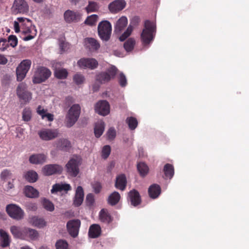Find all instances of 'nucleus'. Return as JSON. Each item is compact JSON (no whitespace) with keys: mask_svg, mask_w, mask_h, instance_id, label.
I'll use <instances>...</instances> for the list:
<instances>
[{"mask_svg":"<svg viewBox=\"0 0 249 249\" xmlns=\"http://www.w3.org/2000/svg\"><path fill=\"white\" fill-rule=\"evenodd\" d=\"M17 20L20 23L21 34L25 36L23 37L24 41L31 40L36 36V30L31 20L24 18H18Z\"/></svg>","mask_w":249,"mask_h":249,"instance_id":"f257e3e1","label":"nucleus"},{"mask_svg":"<svg viewBox=\"0 0 249 249\" xmlns=\"http://www.w3.org/2000/svg\"><path fill=\"white\" fill-rule=\"evenodd\" d=\"M156 32V25L149 20L144 23V29L141 34V39L144 44H149L154 38L153 34Z\"/></svg>","mask_w":249,"mask_h":249,"instance_id":"f03ea898","label":"nucleus"},{"mask_svg":"<svg viewBox=\"0 0 249 249\" xmlns=\"http://www.w3.org/2000/svg\"><path fill=\"white\" fill-rule=\"evenodd\" d=\"M81 112V107L78 104L72 105L68 111L66 117V125L68 127L72 126L78 120Z\"/></svg>","mask_w":249,"mask_h":249,"instance_id":"7ed1b4c3","label":"nucleus"},{"mask_svg":"<svg viewBox=\"0 0 249 249\" xmlns=\"http://www.w3.org/2000/svg\"><path fill=\"white\" fill-rule=\"evenodd\" d=\"M118 71L117 68L112 66L108 68L105 71H103L96 75V80L100 84H105L113 79Z\"/></svg>","mask_w":249,"mask_h":249,"instance_id":"20e7f679","label":"nucleus"},{"mask_svg":"<svg viewBox=\"0 0 249 249\" xmlns=\"http://www.w3.org/2000/svg\"><path fill=\"white\" fill-rule=\"evenodd\" d=\"M51 75L50 70L44 67H39L36 71L33 79V82L34 84H39L45 82Z\"/></svg>","mask_w":249,"mask_h":249,"instance_id":"39448f33","label":"nucleus"},{"mask_svg":"<svg viewBox=\"0 0 249 249\" xmlns=\"http://www.w3.org/2000/svg\"><path fill=\"white\" fill-rule=\"evenodd\" d=\"M111 25L107 21H102L98 26V32L100 37L103 40L107 41L110 38L111 34Z\"/></svg>","mask_w":249,"mask_h":249,"instance_id":"423d86ee","label":"nucleus"},{"mask_svg":"<svg viewBox=\"0 0 249 249\" xmlns=\"http://www.w3.org/2000/svg\"><path fill=\"white\" fill-rule=\"evenodd\" d=\"M32 62L29 59L23 60L16 69L17 79L18 81H21L25 77L29 71Z\"/></svg>","mask_w":249,"mask_h":249,"instance_id":"0eeeda50","label":"nucleus"},{"mask_svg":"<svg viewBox=\"0 0 249 249\" xmlns=\"http://www.w3.org/2000/svg\"><path fill=\"white\" fill-rule=\"evenodd\" d=\"M17 94L20 100L25 104L30 102L32 99V94L27 89V86L24 83H20L17 88Z\"/></svg>","mask_w":249,"mask_h":249,"instance_id":"6e6552de","label":"nucleus"},{"mask_svg":"<svg viewBox=\"0 0 249 249\" xmlns=\"http://www.w3.org/2000/svg\"><path fill=\"white\" fill-rule=\"evenodd\" d=\"M6 210L8 215L14 219L19 220L24 217V211L17 205L9 204L6 206Z\"/></svg>","mask_w":249,"mask_h":249,"instance_id":"1a4fd4ad","label":"nucleus"},{"mask_svg":"<svg viewBox=\"0 0 249 249\" xmlns=\"http://www.w3.org/2000/svg\"><path fill=\"white\" fill-rule=\"evenodd\" d=\"M12 10L15 14H27L29 12V5L25 0H15Z\"/></svg>","mask_w":249,"mask_h":249,"instance_id":"9d476101","label":"nucleus"},{"mask_svg":"<svg viewBox=\"0 0 249 249\" xmlns=\"http://www.w3.org/2000/svg\"><path fill=\"white\" fill-rule=\"evenodd\" d=\"M77 65L81 69L93 70L97 67L98 62L93 58H82L78 61Z\"/></svg>","mask_w":249,"mask_h":249,"instance_id":"9b49d317","label":"nucleus"},{"mask_svg":"<svg viewBox=\"0 0 249 249\" xmlns=\"http://www.w3.org/2000/svg\"><path fill=\"white\" fill-rule=\"evenodd\" d=\"M40 138L44 141H50L58 136V129H44L38 132Z\"/></svg>","mask_w":249,"mask_h":249,"instance_id":"f8f14e48","label":"nucleus"},{"mask_svg":"<svg viewBox=\"0 0 249 249\" xmlns=\"http://www.w3.org/2000/svg\"><path fill=\"white\" fill-rule=\"evenodd\" d=\"M81 222L78 219L69 221L67 223V228L69 234L73 237H76L79 232Z\"/></svg>","mask_w":249,"mask_h":249,"instance_id":"ddd939ff","label":"nucleus"},{"mask_svg":"<svg viewBox=\"0 0 249 249\" xmlns=\"http://www.w3.org/2000/svg\"><path fill=\"white\" fill-rule=\"evenodd\" d=\"M95 112L100 115L106 116L109 113V105L106 100H101L95 106Z\"/></svg>","mask_w":249,"mask_h":249,"instance_id":"4468645a","label":"nucleus"},{"mask_svg":"<svg viewBox=\"0 0 249 249\" xmlns=\"http://www.w3.org/2000/svg\"><path fill=\"white\" fill-rule=\"evenodd\" d=\"M64 16L66 21L70 23L79 21L81 18L82 15L78 12L68 10L65 12Z\"/></svg>","mask_w":249,"mask_h":249,"instance_id":"2eb2a0df","label":"nucleus"},{"mask_svg":"<svg viewBox=\"0 0 249 249\" xmlns=\"http://www.w3.org/2000/svg\"><path fill=\"white\" fill-rule=\"evenodd\" d=\"M124 0H115L109 4L108 8L111 12L116 13L123 10L125 6Z\"/></svg>","mask_w":249,"mask_h":249,"instance_id":"dca6fc26","label":"nucleus"},{"mask_svg":"<svg viewBox=\"0 0 249 249\" xmlns=\"http://www.w3.org/2000/svg\"><path fill=\"white\" fill-rule=\"evenodd\" d=\"M128 200L133 206L135 207L139 205L141 199L139 192L135 189L131 190L128 194Z\"/></svg>","mask_w":249,"mask_h":249,"instance_id":"f3484780","label":"nucleus"},{"mask_svg":"<svg viewBox=\"0 0 249 249\" xmlns=\"http://www.w3.org/2000/svg\"><path fill=\"white\" fill-rule=\"evenodd\" d=\"M56 148L61 151L68 152L71 149V145L70 141L66 139H60L56 142Z\"/></svg>","mask_w":249,"mask_h":249,"instance_id":"a211bd4d","label":"nucleus"},{"mask_svg":"<svg viewBox=\"0 0 249 249\" xmlns=\"http://www.w3.org/2000/svg\"><path fill=\"white\" fill-rule=\"evenodd\" d=\"M80 159L77 157L70 160L66 165L68 171H79Z\"/></svg>","mask_w":249,"mask_h":249,"instance_id":"6ab92c4d","label":"nucleus"},{"mask_svg":"<svg viewBox=\"0 0 249 249\" xmlns=\"http://www.w3.org/2000/svg\"><path fill=\"white\" fill-rule=\"evenodd\" d=\"M84 191L81 186H78L76 190L75 195L73 200V205L78 207L81 205L84 199Z\"/></svg>","mask_w":249,"mask_h":249,"instance_id":"aec40b11","label":"nucleus"},{"mask_svg":"<svg viewBox=\"0 0 249 249\" xmlns=\"http://www.w3.org/2000/svg\"><path fill=\"white\" fill-rule=\"evenodd\" d=\"M11 239L7 232L0 229V245L3 248L7 247L10 245Z\"/></svg>","mask_w":249,"mask_h":249,"instance_id":"412c9836","label":"nucleus"},{"mask_svg":"<svg viewBox=\"0 0 249 249\" xmlns=\"http://www.w3.org/2000/svg\"><path fill=\"white\" fill-rule=\"evenodd\" d=\"M85 42L86 47L91 52L97 50L100 46L98 42L93 38H86Z\"/></svg>","mask_w":249,"mask_h":249,"instance_id":"4be33fe9","label":"nucleus"},{"mask_svg":"<svg viewBox=\"0 0 249 249\" xmlns=\"http://www.w3.org/2000/svg\"><path fill=\"white\" fill-rule=\"evenodd\" d=\"M10 231L15 238L25 239V228L12 226L10 228Z\"/></svg>","mask_w":249,"mask_h":249,"instance_id":"5701e85b","label":"nucleus"},{"mask_svg":"<svg viewBox=\"0 0 249 249\" xmlns=\"http://www.w3.org/2000/svg\"><path fill=\"white\" fill-rule=\"evenodd\" d=\"M46 156L43 154H36L31 155L29 159L31 163L42 164L45 161Z\"/></svg>","mask_w":249,"mask_h":249,"instance_id":"b1692460","label":"nucleus"},{"mask_svg":"<svg viewBox=\"0 0 249 249\" xmlns=\"http://www.w3.org/2000/svg\"><path fill=\"white\" fill-rule=\"evenodd\" d=\"M70 190H71V186L69 184L56 183L53 185L51 192L52 194H54L63 191L67 192Z\"/></svg>","mask_w":249,"mask_h":249,"instance_id":"393cba45","label":"nucleus"},{"mask_svg":"<svg viewBox=\"0 0 249 249\" xmlns=\"http://www.w3.org/2000/svg\"><path fill=\"white\" fill-rule=\"evenodd\" d=\"M161 193V188L160 185L157 184L151 185L148 188V194L150 197L155 199L157 198Z\"/></svg>","mask_w":249,"mask_h":249,"instance_id":"a878e982","label":"nucleus"},{"mask_svg":"<svg viewBox=\"0 0 249 249\" xmlns=\"http://www.w3.org/2000/svg\"><path fill=\"white\" fill-rule=\"evenodd\" d=\"M101 227L98 224H94L89 227L88 232L89 237L92 238H97L101 234Z\"/></svg>","mask_w":249,"mask_h":249,"instance_id":"bb28decb","label":"nucleus"},{"mask_svg":"<svg viewBox=\"0 0 249 249\" xmlns=\"http://www.w3.org/2000/svg\"><path fill=\"white\" fill-rule=\"evenodd\" d=\"M126 178L124 174H121L116 178L115 181V187L116 188L124 191L126 186Z\"/></svg>","mask_w":249,"mask_h":249,"instance_id":"cd10ccee","label":"nucleus"},{"mask_svg":"<svg viewBox=\"0 0 249 249\" xmlns=\"http://www.w3.org/2000/svg\"><path fill=\"white\" fill-rule=\"evenodd\" d=\"M30 223L38 228H43L46 226L45 220L37 216H34L30 218Z\"/></svg>","mask_w":249,"mask_h":249,"instance_id":"c85d7f7f","label":"nucleus"},{"mask_svg":"<svg viewBox=\"0 0 249 249\" xmlns=\"http://www.w3.org/2000/svg\"><path fill=\"white\" fill-rule=\"evenodd\" d=\"M127 19L125 17H122L116 22L115 26V32L116 33H120L121 31L126 26Z\"/></svg>","mask_w":249,"mask_h":249,"instance_id":"c756f323","label":"nucleus"},{"mask_svg":"<svg viewBox=\"0 0 249 249\" xmlns=\"http://www.w3.org/2000/svg\"><path fill=\"white\" fill-rule=\"evenodd\" d=\"M24 193L26 196L30 198H36L39 196L38 191L31 186L25 187Z\"/></svg>","mask_w":249,"mask_h":249,"instance_id":"7c9ffc66","label":"nucleus"},{"mask_svg":"<svg viewBox=\"0 0 249 249\" xmlns=\"http://www.w3.org/2000/svg\"><path fill=\"white\" fill-rule=\"evenodd\" d=\"M99 219L101 221L105 223H109L112 221V218L106 209H102L99 213Z\"/></svg>","mask_w":249,"mask_h":249,"instance_id":"2f4dec72","label":"nucleus"},{"mask_svg":"<svg viewBox=\"0 0 249 249\" xmlns=\"http://www.w3.org/2000/svg\"><path fill=\"white\" fill-rule=\"evenodd\" d=\"M120 198L121 196L119 193L114 191L108 196L107 202L109 205L114 206L119 202Z\"/></svg>","mask_w":249,"mask_h":249,"instance_id":"473e14b6","label":"nucleus"},{"mask_svg":"<svg viewBox=\"0 0 249 249\" xmlns=\"http://www.w3.org/2000/svg\"><path fill=\"white\" fill-rule=\"evenodd\" d=\"M68 75L67 70L64 68H56L54 69V75L59 79H65Z\"/></svg>","mask_w":249,"mask_h":249,"instance_id":"72a5a7b5","label":"nucleus"},{"mask_svg":"<svg viewBox=\"0 0 249 249\" xmlns=\"http://www.w3.org/2000/svg\"><path fill=\"white\" fill-rule=\"evenodd\" d=\"M105 129V123L103 121H98L95 124L94 134L96 138H99L103 133Z\"/></svg>","mask_w":249,"mask_h":249,"instance_id":"f704fd0d","label":"nucleus"},{"mask_svg":"<svg viewBox=\"0 0 249 249\" xmlns=\"http://www.w3.org/2000/svg\"><path fill=\"white\" fill-rule=\"evenodd\" d=\"M27 236L32 240H35L38 237V232L35 230L25 228V238Z\"/></svg>","mask_w":249,"mask_h":249,"instance_id":"c9c22d12","label":"nucleus"},{"mask_svg":"<svg viewBox=\"0 0 249 249\" xmlns=\"http://www.w3.org/2000/svg\"><path fill=\"white\" fill-rule=\"evenodd\" d=\"M63 167L58 164H48L43 168V171H62Z\"/></svg>","mask_w":249,"mask_h":249,"instance_id":"e433bc0d","label":"nucleus"},{"mask_svg":"<svg viewBox=\"0 0 249 249\" xmlns=\"http://www.w3.org/2000/svg\"><path fill=\"white\" fill-rule=\"evenodd\" d=\"M24 177L26 180L31 183L35 182L38 179L37 172H26Z\"/></svg>","mask_w":249,"mask_h":249,"instance_id":"4c0bfd02","label":"nucleus"},{"mask_svg":"<svg viewBox=\"0 0 249 249\" xmlns=\"http://www.w3.org/2000/svg\"><path fill=\"white\" fill-rule=\"evenodd\" d=\"M135 40L133 38H128L124 43V47L127 52H131L134 49Z\"/></svg>","mask_w":249,"mask_h":249,"instance_id":"58836bf2","label":"nucleus"},{"mask_svg":"<svg viewBox=\"0 0 249 249\" xmlns=\"http://www.w3.org/2000/svg\"><path fill=\"white\" fill-rule=\"evenodd\" d=\"M126 123L131 130H134L138 125L137 120L133 117H127L126 119Z\"/></svg>","mask_w":249,"mask_h":249,"instance_id":"ea45409f","label":"nucleus"},{"mask_svg":"<svg viewBox=\"0 0 249 249\" xmlns=\"http://www.w3.org/2000/svg\"><path fill=\"white\" fill-rule=\"evenodd\" d=\"M99 7L96 2L94 1H89L88 6L85 8V9L88 13L91 12H94L98 10Z\"/></svg>","mask_w":249,"mask_h":249,"instance_id":"a19ab883","label":"nucleus"},{"mask_svg":"<svg viewBox=\"0 0 249 249\" xmlns=\"http://www.w3.org/2000/svg\"><path fill=\"white\" fill-rule=\"evenodd\" d=\"M98 16L96 15H92L89 16L85 21L86 24L93 26L95 24L98 20Z\"/></svg>","mask_w":249,"mask_h":249,"instance_id":"79ce46f5","label":"nucleus"},{"mask_svg":"<svg viewBox=\"0 0 249 249\" xmlns=\"http://www.w3.org/2000/svg\"><path fill=\"white\" fill-rule=\"evenodd\" d=\"M42 204L44 208L48 211L52 212L54 209L53 203L48 199H44Z\"/></svg>","mask_w":249,"mask_h":249,"instance_id":"37998d69","label":"nucleus"},{"mask_svg":"<svg viewBox=\"0 0 249 249\" xmlns=\"http://www.w3.org/2000/svg\"><path fill=\"white\" fill-rule=\"evenodd\" d=\"M73 81L76 85H79L84 83L85 77L82 74L77 73L73 76Z\"/></svg>","mask_w":249,"mask_h":249,"instance_id":"c03bdc74","label":"nucleus"},{"mask_svg":"<svg viewBox=\"0 0 249 249\" xmlns=\"http://www.w3.org/2000/svg\"><path fill=\"white\" fill-rule=\"evenodd\" d=\"M133 31V27L129 25L126 30L120 36L119 40L121 41H124L131 34Z\"/></svg>","mask_w":249,"mask_h":249,"instance_id":"a18cd8bd","label":"nucleus"},{"mask_svg":"<svg viewBox=\"0 0 249 249\" xmlns=\"http://www.w3.org/2000/svg\"><path fill=\"white\" fill-rule=\"evenodd\" d=\"M55 247L56 249H67L68 244L66 240L60 239L56 242Z\"/></svg>","mask_w":249,"mask_h":249,"instance_id":"49530a36","label":"nucleus"},{"mask_svg":"<svg viewBox=\"0 0 249 249\" xmlns=\"http://www.w3.org/2000/svg\"><path fill=\"white\" fill-rule=\"evenodd\" d=\"M31 111L30 108H24L22 112L23 120L26 122L29 121L31 118Z\"/></svg>","mask_w":249,"mask_h":249,"instance_id":"de8ad7c7","label":"nucleus"},{"mask_svg":"<svg viewBox=\"0 0 249 249\" xmlns=\"http://www.w3.org/2000/svg\"><path fill=\"white\" fill-rule=\"evenodd\" d=\"M111 152V147L109 145H107L103 147L102 151V157L103 159H106L109 156Z\"/></svg>","mask_w":249,"mask_h":249,"instance_id":"09e8293b","label":"nucleus"},{"mask_svg":"<svg viewBox=\"0 0 249 249\" xmlns=\"http://www.w3.org/2000/svg\"><path fill=\"white\" fill-rule=\"evenodd\" d=\"M119 83L122 87H124L127 85V79L123 72H121L119 74Z\"/></svg>","mask_w":249,"mask_h":249,"instance_id":"8fccbe9b","label":"nucleus"},{"mask_svg":"<svg viewBox=\"0 0 249 249\" xmlns=\"http://www.w3.org/2000/svg\"><path fill=\"white\" fill-rule=\"evenodd\" d=\"M7 42L11 46L15 47L18 44V38L15 36L11 35L8 37V41Z\"/></svg>","mask_w":249,"mask_h":249,"instance_id":"3c124183","label":"nucleus"},{"mask_svg":"<svg viewBox=\"0 0 249 249\" xmlns=\"http://www.w3.org/2000/svg\"><path fill=\"white\" fill-rule=\"evenodd\" d=\"M9 47V43L7 42L6 39H0V51H4L8 48Z\"/></svg>","mask_w":249,"mask_h":249,"instance_id":"603ef678","label":"nucleus"},{"mask_svg":"<svg viewBox=\"0 0 249 249\" xmlns=\"http://www.w3.org/2000/svg\"><path fill=\"white\" fill-rule=\"evenodd\" d=\"M86 201L87 205L91 206L93 205L94 202V197L92 194H88L86 198Z\"/></svg>","mask_w":249,"mask_h":249,"instance_id":"864d4df0","label":"nucleus"},{"mask_svg":"<svg viewBox=\"0 0 249 249\" xmlns=\"http://www.w3.org/2000/svg\"><path fill=\"white\" fill-rule=\"evenodd\" d=\"M138 171H148L149 168L144 162H139L137 164Z\"/></svg>","mask_w":249,"mask_h":249,"instance_id":"5fc2aeb1","label":"nucleus"},{"mask_svg":"<svg viewBox=\"0 0 249 249\" xmlns=\"http://www.w3.org/2000/svg\"><path fill=\"white\" fill-rule=\"evenodd\" d=\"M107 136L108 139H113L116 136V131L114 128H110L107 132Z\"/></svg>","mask_w":249,"mask_h":249,"instance_id":"6e6d98bb","label":"nucleus"},{"mask_svg":"<svg viewBox=\"0 0 249 249\" xmlns=\"http://www.w3.org/2000/svg\"><path fill=\"white\" fill-rule=\"evenodd\" d=\"M92 188L94 192L96 194H98L100 192L102 186L99 182H96L92 184Z\"/></svg>","mask_w":249,"mask_h":249,"instance_id":"4d7b16f0","label":"nucleus"},{"mask_svg":"<svg viewBox=\"0 0 249 249\" xmlns=\"http://www.w3.org/2000/svg\"><path fill=\"white\" fill-rule=\"evenodd\" d=\"M162 177L164 179H171L174 174V172H162Z\"/></svg>","mask_w":249,"mask_h":249,"instance_id":"13d9d810","label":"nucleus"},{"mask_svg":"<svg viewBox=\"0 0 249 249\" xmlns=\"http://www.w3.org/2000/svg\"><path fill=\"white\" fill-rule=\"evenodd\" d=\"M37 112L38 114H39L42 119H44L45 118V115L47 113H46V110L42 108L41 106H39L37 107Z\"/></svg>","mask_w":249,"mask_h":249,"instance_id":"bf43d9fd","label":"nucleus"},{"mask_svg":"<svg viewBox=\"0 0 249 249\" xmlns=\"http://www.w3.org/2000/svg\"><path fill=\"white\" fill-rule=\"evenodd\" d=\"M27 209L32 211H35L37 210V207L35 203H29L27 205Z\"/></svg>","mask_w":249,"mask_h":249,"instance_id":"052dcab7","label":"nucleus"},{"mask_svg":"<svg viewBox=\"0 0 249 249\" xmlns=\"http://www.w3.org/2000/svg\"><path fill=\"white\" fill-rule=\"evenodd\" d=\"M163 171H174V168L172 164L167 163L163 168Z\"/></svg>","mask_w":249,"mask_h":249,"instance_id":"680f3d73","label":"nucleus"},{"mask_svg":"<svg viewBox=\"0 0 249 249\" xmlns=\"http://www.w3.org/2000/svg\"><path fill=\"white\" fill-rule=\"evenodd\" d=\"M14 30L16 33H18L20 31V23L18 21H15L14 23Z\"/></svg>","mask_w":249,"mask_h":249,"instance_id":"e2e57ef3","label":"nucleus"},{"mask_svg":"<svg viewBox=\"0 0 249 249\" xmlns=\"http://www.w3.org/2000/svg\"><path fill=\"white\" fill-rule=\"evenodd\" d=\"M7 59L3 55L0 54V64H6L7 63Z\"/></svg>","mask_w":249,"mask_h":249,"instance_id":"0e129e2a","label":"nucleus"},{"mask_svg":"<svg viewBox=\"0 0 249 249\" xmlns=\"http://www.w3.org/2000/svg\"><path fill=\"white\" fill-rule=\"evenodd\" d=\"M45 117L47 118L49 121H52L53 120V115L51 113H47L45 115Z\"/></svg>","mask_w":249,"mask_h":249,"instance_id":"69168bd1","label":"nucleus"},{"mask_svg":"<svg viewBox=\"0 0 249 249\" xmlns=\"http://www.w3.org/2000/svg\"><path fill=\"white\" fill-rule=\"evenodd\" d=\"M14 187V185L11 183V182H9L8 184V189H12Z\"/></svg>","mask_w":249,"mask_h":249,"instance_id":"338daca9","label":"nucleus"},{"mask_svg":"<svg viewBox=\"0 0 249 249\" xmlns=\"http://www.w3.org/2000/svg\"><path fill=\"white\" fill-rule=\"evenodd\" d=\"M147 173V172H140V175L142 177H144L146 175Z\"/></svg>","mask_w":249,"mask_h":249,"instance_id":"774afa93","label":"nucleus"}]
</instances>
